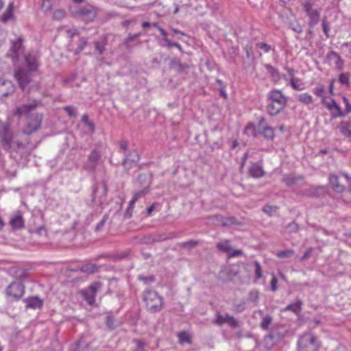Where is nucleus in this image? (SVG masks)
Segmentation results:
<instances>
[{
    "mask_svg": "<svg viewBox=\"0 0 351 351\" xmlns=\"http://www.w3.org/2000/svg\"><path fill=\"white\" fill-rule=\"evenodd\" d=\"M38 104L34 102L31 104L22 105L17 108L14 112V114L21 117V116H25L27 117V121L23 128V132L25 134H31L34 132L40 129L43 121V114L40 113H32Z\"/></svg>",
    "mask_w": 351,
    "mask_h": 351,
    "instance_id": "1",
    "label": "nucleus"
},
{
    "mask_svg": "<svg viewBox=\"0 0 351 351\" xmlns=\"http://www.w3.org/2000/svg\"><path fill=\"white\" fill-rule=\"evenodd\" d=\"M25 59L28 71H25L24 70L19 69L14 73V77L22 90H25V87L31 81L30 72L36 71L39 66L37 58L34 55L28 54L25 56Z\"/></svg>",
    "mask_w": 351,
    "mask_h": 351,
    "instance_id": "2",
    "label": "nucleus"
},
{
    "mask_svg": "<svg viewBox=\"0 0 351 351\" xmlns=\"http://www.w3.org/2000/svg\"><path fill=\"white\" fill-rule=\"evenodd\" d=\"M0 143L7 151L17 150L23 144L17 140L10 129V125L0 120Z\"/></svg>",
    "mask_w": 351,
    "mask_h": 351,
    "instance_id": "3",
    "label": "nucleus"
},
{
    "mask_svg": "<svg viewBox=\"0 0 351 351\" xmlns=\"http://www.w3.org/2000/svg\"><path fill=\"white\" fill-rule=\"evenodd\" d=\"M269 104L267 107V112L271 115H276L284 109L287 103L286 97L281 90L274 89L269 92Z\"/></svg>",
    "mask_w": 351,
    "mask_h": 351,
    "instance_id": "4",
    "label": "nucleus"
},
{
    "mask_svg": "<svg viewBox=\"0 0 351 351\" xmlns=\"http://www.w3.org/2000/svg\"><path fill=\"white\" fill-rule=\"evenodd\" d=\"M143 300L146 308L150 313L159 312L163 307L162 298L153 290L148 289L143 293Z\"/></svg>",
    "mask_w": 351,
    "mask_h": 351,
    "instance_id": "5",
    "label": "nucleus"
},
{
    "mask_svg": "<svg viewBox=\"0 0 351 351\" xmlns=\"http://www.w3.org/2000/svg\"><path fill=\"white\" fill-rule=\"evenodd\" d=\"M320 343L317 338L311 333H305L298 341L299 351H319Z\"/></svg>",
    "mask_w": 351,
    "mask_h": 351,
    "instance_id": "6",
    "label": "nucleus"
},
{
    "mask_svg": "<svg viewBox=\"0 0 351 351\" xmlns=\"http://www.w3.org/2000/svg\"><path fill=\"white\" fill-rule=\"evenodd\" d=\"M24 285L19 281H14L11 282L5 289V293L8 297L12 300H19L25 293Z\"/></svg>",
    "mask_w": 351,
    "mask_h": 351,
    "instance_id": "7",
    "label": "nucleus"
},
{
    "mask_svg": "<svg viewBox=\"0 0 351 351\" xmlns=\"http://www.w3.org/2000/svg\"><path fill=\"white\" fill-rule=\"evenodd\" d=\"M101 287V282H94L88 288L82 290L80 293L89 305H93L95 302L96 293Z\"/></svg>",
    "mask_w": 351,
    "mask_h": 351,
    "instance_id": "8",
    "label": "nucleus"
},
{
    "mask_svg": "<svg viewBox=\"0 0 351 351\" xmlns=\"http://www.w3.org/2000/svg\"><path fill=\"white\" fill-rule=\"evenodd\" d=\"M323 104L330 112L332 119H337L345 116L344 111L333 99H323Z\"/></svg>",
    "mask_w": 351,
    "mask_h": 351,
    "instance_id": "9",
    "label": "nucleus"
},
{
    "mask_svg": "<svg viewBox=\"0 0 351 351\" xmlns=\"http://www.w3.org/2000/svg\"><path fill=\"white\" fill-rule=\"evenodd\" d=\"M258 128L260 132L259 134H262L266 139L273 140L274 138V128L268 125L265 118L261 117L259 119Z\"/></svg>",
    "mask_w": 351,
    "mask_h": 351,
    "instance_id": "10",
    "label": "nucleus"
},
{
    "mask_svg": "<svg viewBox=\"0 0 351 351\" xmlns=\"http://www.w3.org/2000/svg\"><path fill=\"white\" fill-rule=\"evenodd\" d=\"M305 12L309 17L311 25L316 24L319 19L320 14L317 9L313 8V4L310 1H305L302 3Z\"/></svg>",
    "mask_w": 351,
    "mask_h": 351,
    "instance_id": "11",
    "label": "nucleus"
},
{
    "mask_svg": "<svg viewBox=\"0 0 351 351\" xmlns=\"http://www.w3.org/2000/svg\"><path fill=\"white\" fill-rule=\"evenodd\" d=\"M214 324L221 326L225 323L228 324L232 328H236L239 325L238 321L232 315H222L219 313L217 314L216 319L213 321Z\"/></svg>",
    "mask_w": 351,
    "mask_h": 351,
    "instance_id": "12",
    "label": "nucleus"
},
{
    "mask_svg": "<svg viewBox=\"0 0 351 351\" xmlns=\"http://www.w3.org/2000/svg\"><path fill=\"white\" fill-rule=\"evenodd\" d=\"M10 227L13 230H21L25 227V220L20 211H17L13 215L9 221Z\"/></svg>",
    "mask_w": 351,
    "mask_h": 351,
    "instance_id": "13",
    "label": "nucleus"
},
{
    "mask_svg": "<svg viewBox=\"0 0 351 351\" xmlns=\"http://www.w3.org/2000/svg\"><path fill=\"white\" fill-rule=\"evenodd\" d=\"M14 90V86L10 80H0V99L12 94Z\"/></svg>",
    "mask_w": 351,
    "mask_h": 351,
    "instance_id": "14",
    "label": "nucleus"
},
{
    "mask_svg": "<svg viewBox=\"0 0 351 351\" xmlns=\"http://www.w3.org/2000/svg\"><path fill=\"white\" fill-rule=\"evenodd\" d=\"M327 58L335 65L336 69L338 71L343 70L344 67V61L339 53L332 51L328 54Z\"/></svg>",
    "mask_w": 351,
    "mask_h": 351,
    "instance_id": "15",
    "label": "nucleus"
},
{
    "mask_svg": "<svg viewBox=\"0 0 351 351\" xmlns=\"http://www.w3.org/2000/svg\"><path fill=\"white\" fill-rule=\"evenodd\" d=\"M99 158L100 154L99 152L96 149L93 150L88 157V161L85 165V169L91 171L95 170Z\"/></svg>",
    "mask_w": 351,
    "mask_h": 351,
    "instance_id": "16",
    "label": "nucleus"
},
{
    "mask_svg": "<svg viewBox=\"0 0 351 351\" xmlns=\"http://www.w3.org/2000/svg\"><path fill=\"white\" fill-rule=\"evenodd\" d=\"M328 180L329 184L334 191L339 193H342L345 191L346 187L339 183V177L336 174H330Z\"/></svg>",
    "mask_w": 351,
    "mask_h": 351,
    "instance_id": "17",
    "label": "nucleus"
},
{
    "mask_svg": "<svg viewBox=\"0 0 351 351\" xmlns=\"http://www.w3.org/2000/svg\"><path fill=\"white\" fill-rule=\"evenodd\" d=\"M340 133L346 138H351V121L343 120L337 125Z\"/></svg>",
    "mask_w": 351,
    "mask_h": 351,
    "instance_id": "18",
    "label": "nucleus"
},
{
    "mask_svg": "<svg viewBox=\"0 0 351 351\" xmlns=\"http://www.w3.org/2000/svg\"><path fill=\"white\" fill-rule=\"evenodd\" d=\"M25 306L27 308H40L42 307L43 302L38 297L33 296L29 297L24 300Z\"/></svg>",
    "mask_w": 351,
    "mask_h": 351,
    "instance_id": "19",
    "label": "nucleus"
},
{
    "mask_svg": "<svg viewBox=\"0 0 351 351\" xmlns=\"http://www.w3.org/2000/svg\"><path fill=\"white\" fill-rule=\"evenodd\" d=\"M249 173L254 178H260L264 176L265 171L261 165L254 163L249 169Z\"/></svg>",
    "mask_w": 351,
    "mask_h": 351,
    "instance_id": "20",
    "label": "nucleus"
},
{
    "mask_svg": "<svg viewBox=\"0 0 351 351\" xmlns=\"http://www.w3.org/2000/svg\"><path fill=\"white\" fill-rule=\"evenodd\" d=\"M22 46V39L19 38L17 40L12 42L10 48V53L9 56L12 57L14 61L16 60L19 58V52Z\"/></svg>",
    "mask_w": 351,
    "mask_h": 351,
    "instance_id": "21",
    "label": "nucleus"
},
{
    "mask_svg": "<svg viewBox=\"0 0 351 351\" xmlns=\"http://www.w3.org/2000/svg\"><path fill=\"white\" fill-rule=\"evenodd\" d=\"M244 132L248 136L256 137L259 134L258 125L256 126L252 123H248L244 129Z\"/></svg>",
    "mask_w": 351,
    "mask_h": 351,
    "instance_id": "22",
    "label": "nucleus"
},
{
    "mask_svg": "<svg viewBox=\"0 0 351 351\" xmlns=\"http://www.w3.org/2000/svg\"><path fill=\"white\" fill-rule=\"evenodd\" d=\"M14 18V6L13 3H10L3 13V14L1 17V20L3 23H7L8 21L12 20Z\"/></svg>",
    "mask_w": 351,
    "mask_h": 351,
    "instance_id": "23",
    "label": "nucleus"
},
{
    "mask_svg": "<svg viewBox=\"0 0 351 351\" xmlns=\"http://www.w3.org/2000/svg\"><path fill=\"white\" fill-rule=\"evenodd\" d=\"M265 68L274 82H278L280 80V72L277 69L270 64L265 65Z\"/></svg>",
    "mask_w": 351,
    "mask_h": 351,
    "instance_id": "24",
    "label": "nucleus"
},
{
    "mask_svg": "<svg viewBox=\"0 0 351 351\" xmlns=\"http://www.w3.org/2000/svg\"><path fill=\"white\" fill-rule=\"evenodd\" d=\"M302 302L300 300H298L295 303L289 304L283 310L285 311H291L295 314H299L301 311Z\"/></svg>",
    "mask_w": 351,
    "mask_h": 351,
    "instance_id": "25",
    "label": "nucleus"
},
{
    "mask_svg": "<svg viewBox=\"0 0 351 351\" xmlns=\"http://www.w3.org/2000/svg\"><path fill=\"white\" fill-rule=\"evenodd\" d=\"M80 270L86 274H93L98 271V267L95 264L87 263L81 266Z\"/></svg>",
    "mask_w": 351,
    "mask_h": 351,
    "instance_id": "26",
    "label": "nucleus"
},
{
    "mask_svg": "<svg viewBox=\"0 0 351 351\" xmlns=\"http://www.w3.org/2000/svg\"><path fill=\"white\" fill-rule=\"evenodd\" d=\"M147 193V191L142 190L140 191H138L135 193L132 198V199L130 201L128 204V210H132L134 207L135 203L138 200V199L143 195H145Z\"/></svg>",
    "mask_w": 351,
    "mask_h": 351,
    "instance_id": "27",
    "label": "nucleus"
},
{
    "mask_svg": "<svg viewBox=\"0 0 351 351\" xmlns=\"http://www.w3.org/2000/svg\"><path fill=\"white\" fill-rule=\"evenodd\" d=\"M298 100L304 104L308 105V104L313 103V98L311 95L305 93L300 94L298 96Z\"/></svg>",
    "mask_w": 351,
    "mask_h": 351,
    "instance_id": "28",
    "label": "nucleus"
},
{
    "mask_svg": "<svg viewBox=\"0 0 351 351\" xmlns=\"http://www.w3.org/2000/svg\"><path fill=\"white\" fill-rule=\"evenodd\" d=\"M217 247L219 250L227 253H228L231 250L230 241L228 240H225L218 243L217 244Z\"/></svg>",
    "mask_w": 351,
    "mask_h": 351,
    "instance_id": "29",
    "label": "nucleus"
},
{
    "mask_svg": "<svg viewBox=\"0 0 351 351\" xmlns=\"http://www.w3.org/2000/svg\"><path fill=\"white\" fill-rule=\"evenodd\" d=\"M313 93L315 95L322 98V103H323V99H328V98L325 96L326 91H325L324 87L322 85L316 86L313 89Z\"/></svg>",
    "mask_w": 351,
    "mask_h": 351,
    "instance_id": "30",
    "label": "nucleus"
},
{
    "mask_svg": "<svg viewBox=\"0 0 351 351\" xmlns=\"http://www.w3.org/2000/svg\"><path fill=\"white\" fill-rule=\"evenodd\" d=\"M179 343L181 344H184L185 343H191V339L189 334L186 332H181L178 335Z\"/></svg>",
    "mask_w": 351,
    "mask_h": 351,
    "instance_id": "31",
    "label": "nucleus"
},
{
    "mask_svg": "<svg viewBox=\"0 0 351 351\" xmlns=\"http://www.w3.org/2000/svg\"><path fill=\"white\" fill-rule=\"evenodd\" d=\"M293 254L294 251L291 249L279 251L276 253L277 257L280 258H289L291 257Z\"/></svg>",
    "mask_w": 351,
    "mask_h": 351,
    "instance_id": "32",
    "label": "nucleus"
},
{
    "mask_svg": "<svg viewBox=\"0 0 351 351\" xmlns=\"http://www.w3.org/2000/svg\"><path fill=\"white\" fill-rule=\"evenodd\" d=\"M290 84L291 87L296 90H302L304 89L303 84H300L298 83V79L296 77H294V79H291L290 80Z\"/></svg>",
    "mask_w": 351,
    "mask_h": 351,
    "instance_id": "33",
    "label": "nucleus"
},
{
    "mask_svg": "<svg viewBox=\"0 0 351 351\" xmlns=\"http://www.w3.org/2000/svg\"><path fill=\"white\" fill-rule=\"evenodd\" d=\"M257 47L261 49L264 53H269L271 47L266 43L259 42L256 44Z\"/></svg>",
    "mask_w": 351,
    "mask_h": 351,
    "instance_id": "34",
    "label": "nucleus"
},
{
    "mask_svg": "<svg viewBox=\"0 0 351 351\" xmlns=\"http://www.w3.org/2000/svg\"><path fill=\"white\" fill-rule=\"evenodd\" d=\"M271 321L272 319L270 316L264 317L261 323V327L264 330L267 329L269 326L271 324Z\"/></svg>",
    "mask_w": 351,
    "mask_h": 351,
    "instance_id": "35",
    "label": "nucleus"
},
{
    "mask_svg": "<svg viewBox=\"0 0 351 351\" xmlns=\"http://www.w3.org/2000/svg\"><path fill=\"white\" fill-rule=\"evenodd\" d=\"M254 266H255L256 277L257 279H260L263 277V271H262V268H261V264L258 263V261H255Z\"/></svg>",
    "mask_w": 351,
    "mask_h": 351,
    "instance_id": "36",
    "label": "nucleus"
},
{
    "mask_svg": "<svg viewBox=\"0 0 351 351\" xmlns=\"http://www.w3.org/2000/svg\"><path fill=\"white\" fill-rule=\"evenodd\" d=\"M339 81L341 84H349L350 77L348 73H342L339 75Z\"/></svg>",
    "mask_w": 351,
    "mask_h": 351,
    "instance_id": "37",
    "label": "nucleus"
},
{
    "mask_svg": "<svg viewBox=\"0 0 351 351\" xmlns=\"http://www.w3.org/2000/svg\"><path fill=\"white\" fill-rule=\"evenodd\" d=\"M342 100L345 104L346 108L344 110L345 114L351 112V104L350 103L348 99L345 96L342 95Z\"/></svg>",
    "mask_w": 351,
    "mask_h": 351,
    "instance_id": "38",
    "label": "nucleus"
},
{
    "mask_svg": "<svg viewBox=\"0 0 351 351\" xmlns=\"http://www.w3.org/2000/svg\"><path fill=\"white\" fill-rule=\"evenodd\" d=\"M65 16V12L62 10H57L53 12V18L56 20H61Z\"/></svg>",
    "mask_w": 351,
    "mask_h": 351,
    "instance_id": "39",
    "label": "nucleus"
},
{
    "mask_svg": "<svg viewBox=\"0 0 351 351\" xmlns=\"http://www.w3.org/2000/svg\"><path fill=\"white\" fill-rule=\"evenodd\" d=\"M243 254V251L241 250H230L228 252V258H231L233 257L241 256Z\"/></svg>",
    "mask_w": 351,
    "mask_h": 351,
    "instance_id": "40",
    "label": "nucleus"
},
{
    "mask_svg": "<svg viewBox=\"0 0 351 351\" xmlns=\"http://www.w3.org/2000/svg\"><path fill=\"white\" fill-rule=\"evenodd\" d=\"M152 25L159 31L160 34L163 36V39L165 42H169V40L167 38V32L161 27H158L156 23L152 24Z\"/></svg>",
    "mask_w": 351,
    "mask_h": 351,
    "instance_id": "41",
    "label": "nucleus"
},
{
    "mask_svg": "<svg viewBox=\"0 0 351 351\" xmlns=\"http://www.w3.org/2000/svg\"><path fill=\"white\" fill-rule=\"evenodd\" d=\"M312 252H313V248L312 247H310V248L307 249L305 251V252L304 253L303 256L300 258V261L302 262V261L308 259L310 257Z\"/></svg>",
    "mask_w": 351,
    "mask_h": 351,
    "instance_id": "42",
    "label": "nucleus"
},
{
    "mask_svg": "<svg viewBox=\"0 0 351 351\" xmlns=\"http://www.w3.org/2000/svg\"><path fill=\"white\" fill-rule=\"evenodd\" d=\"M64 110L66 112V113L70 117H75L76 116V112L74 109V108L71 106H65L64 108Z\"/></svg>",
    "mask_w": 351,
    "mask_h": 351,
    "instance_id": "43",
    "label": "nucleus"
},
{
    "mask_svg": "<svg viewBox=\"0 0 351 351\" xmlns=\"http://www.w3.org/2000/svg\"><path fill=\"white\" fill-rule=\"evenodd\" d=\"M263 210L269 215H271L273 212H275L276 210V207H272L271 206L267 205L264 206Z\"/></svg>",
    "mask_w": 351,
    "mask_h": 351,
    "instance_id": "44",
    "label": "nucleus"
},
{
    "mask_svg": "<svg viewBox=\"0 0 351 351\" xmlns=\"http://www.w3.org/2000/svg\"><path fill=\"white\" fill-rule=\"evenodd\" d=\"M278 280L276 276H273L271 280V289L273 291H276L278 289L277 287Z\"/></svg>",
    "mask_w": 351,
    "mask_h": 351,
    "instance_id": "45",
    "label": "nucleus"
},
{
    "mask_svg": "<svg viewBox=\"0 0 351 351\" xmlns=\"http://www.w3.org/2000/svg\"><path fill=\"white\" fill-rule=\"evenodd\" d=\"M139 279L145 283H150V282H152L154 281V278L153 276H147H147H139Z\"/></svg>",
    "mask_w": 351,
    "mask_h": 351,
    "instance_id": "46",
    "label": "nucleus"
},
{
    "mask_svg": "<svg viewBox=\"0 0 351 351\" xmlns=\"http://www.w3.org/2000/svg\"><path fill=\"white\" fill-rule=\"evenodd\" d=\"M285 71L287 72V74L289 75V77H290V80L291 79H294V77H295V70L293 69V68H290V67H285Z\"/></svg>",
    "mask_w": 351,
    "mask_h": 351,
    "instance_id": "47",
    "label": "nucleus"
},
{
    "mask_svg": "<svg viewBox=\"0 0 351 351\" xmlns=\"http://www.w3.org/2000/svg\"><path fill=\"white\" fill-rule=\"evenodd\" d=\"M322 28H323V31H324V34L326 35V36L327 38H328V36H329V35H328L329 27H328L326 21L325 20L323 21V22H322Z\"/></svg>",
    "mask_w": 351,
    "mask_h": 351,
    "instance_id": "48",
    "label": "nucleus"
},
{
    "mask_svg": "<svg viewBox=\"0 0 351 351\" xmlns=\"http://www.w3.org/2000/svg\"><path fill=\"white\" fill-rule=\"evenodd\" d=\"M120 149L126 151L128 147V143L125 141H121L119 143Z\"/></svg>",
    "mask_w": 351,
    "mask_h": 351,
    "instance_id": "49",
    "label": "nucleus"
},
{
    "mask_svg": "<svg viewBox=\"0 0 351 351\" xmlns=\"http://www.w3.org/2000/svg\"><path fill=\"white\" fill-rule=\"evenodd\" d=\"M329 93L331 95L335 94L334 93V80H332L329 85Z\"/></svg>",
    "mask_w": 351,
    "mask_h": 351,
    "instance_id": "50",
    "label": "nucleus"
},
{
    "mask_svg": "<svg viewBox=\"0 0 351 351\" xmlns=\"http://www.w3.org/2000/svg\"><path fill=\"white\" fill-rule=\"evenodd\" d=\"M155 205H156V204H153L149 207L147 208V215H151L152 213L153 212V210L154 209Z\"/></svg>",
    "mask_w": 351,
    "mask_h": 351,
    "instance_id": "51",
    "label": "nucleus"
},
{
    "mask_svg": "<svg viewBox=\"0 0 351 351\" xmlns=\"http://www.w3.org/2000/svg\"><path fill=\"white\" fill-rule=\"evenodd\" d=\"M342 176L345 178V179L350 183L351 182V178L347 173H343Z\"/></svg>",
    "mask_w": 351,
    "mask_h": 351,
    "instance_id": "52",
    "label": "nucleus"
},
{
    "mask_svg": "<svg viewBox=\"0 0 351 351\" xmlns=\"http://www.w3.org/2000/svg\"><path fill=\"white\" fill-rule=\"evenodd\" d=\"M284 181L287 183V184H291V182H293L294 180L293 179H291L289 180V177H287L284 179Z\"/></svg>",
    "mask_w": 351,
    "mask_h": 351,
    "instance_id": "53",
    "label": "nucleus"
},
{
    "mask_svg": "<svg viewBox=\"0 0 351 351\" xmlns=\"http://www.w3.org/2000/svg\"><path fill=\"white\" fill-rule=\"evenodd\" d=\"M150 26H151V24L149 22H143L142 23V27L143 28H145V29L147 28V27H149Z\"/></svg>",
    "mask_w": 351,
    "mask_h": 351,
    "instance_id": "54",
    "label": "nucleus"
},
{
    "mask_svg": "<svg viewBox=\"0 0 351 351\" xmlns=\"http://www.w3.org/2000/svg\"><path fill=\"white\" fill-rule=\"evenodd\" d=\"M82 121L85 123H88V116L86 114H84L83 117H82Z\"/></svg>",
    "mask_w": 351,
    "mask_h": 351,
    "instance_id": "55",
    "label": "nucleus"
},
{
    "mask_svg": "<svg viewBox=\"0 0 351 351\" xmlns=\"http://www.w3.org/2000/svg\"><path fill=\"white\" fill-rule=\"evenodd\" d=\"M169 43V46H179V44L177 43H169V42H167Z\"/></svg>",
    "mask_w": 351,
    "mask_h": 351,
    "instance_id": "56",
    "label": "nucleus"
},
{
    "mask_svg": "<svg viewBox=\"0 0 351 351\" xmlns=\"http://www.w3.org/2000/svg\"><path fill=\"white\" fill-rule=\"evenodd\" d=\"M221 95L223 96V98H226L227 97V95L225 93V91H223V90H221Z\"/></svg>",
    "mask_w": 351,
    "mask_h": 351,
    "instance_id": "57",
    "label": "nucleus"
},
{
    "mask_svg": "<svg viewBox=\"0 0 351 351\" xmlns=\"http://www.w3.org/2000/svg\"><path fill=\"white\" fill-rule=\"evenodd\" d=\"M348 191L351 194V182L349 183Z\"/></svg>",
    "mask_w": 351,
    "mask_h": 351,
    "instance_id": "58",
    "label": "nucleus"
},
{
    "mask_svg": "<svg viewBox=\"0 0 351 351\" xmlns=\"http://www.w3.org/2000/svg\"><path fill=\"white\" fill-rule=\"evenodd\" d=\"M173 32L175 34H181V32L179 30H177V29H173Z\"/></svg>",
    "mask_w": 351,
    "mask_h": 351,
    "instance_id": "59",
    "label": "nucleus"
},
{
    "mask_svg": "<svg viewBox=\"0 0 351 351\" xmlns=\"http://www.w3.org/2000/svg\"><path fill=\"white\" fill-rule=\"evenodd\" d=\"M75 3H82L83 0H73Z\"/></svg>",
    "mask_w": 351,
    "mask_h": 351,
    "instance_id": "60",
    "label": "nucleus"
},
{
    "mask_svg": "<svg viewBox=\"0 0 351 351\" xmlns=\"http://www.w3.org/2000/svg\"><path fill=\"white\" fill-rule=\"evenodd\" d=\"M2 6H3V2L1 0H0V10L1 9Z\"/></svg>",
    "mask_w": 351,
    "mask_h": 351,
    "instance_id": "61",
    "label": "nucleus"
},
{
    "mask_svg": "<svg viewBox=\"0 0 351 351\" xmlns=\"http://www.w3.org/2000/svg\"><path fill=\"white\" fill-rule=\"evenodd\" d=\"M129 23H130V21H125V22H124V24H125V25H128Z\"/></svg>",
    "mask_w": 351,
    "mask_h": 351,
    "instance_id": "62",
    "label": "nucleus"
},
{
    "mask_svg": "<svg viewBox=\"0 0 351 351\" xmlns=\"http://www.w3.org/2000/svg\"><path fill=\"white\" fill-rule=\"evenodd\" d=\"M134 38V36H130L128 40H132Z\"/></svg>",
    "mask_w": 351,
    "mask_h": 351,
    "instance_id": "63",
    "label": "nucleus"
},
{
    "mask_svg": "<svg viewBox=\"0 0 351 351\" xmlns=\"http://www.w3.org/2000/svg\"><path fill=\"white\" fill-rule=\"evenodd\" d=\"M126 162H126V160H123V164L124 165H126Z\"/></svg>",
    "mask_w": 351,
    "mask_h": 351,
    "instance_id": "64",
    "label": "nucleus"
}]
</instances>
